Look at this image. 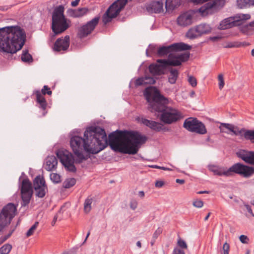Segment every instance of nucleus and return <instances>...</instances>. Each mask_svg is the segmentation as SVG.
I'll list each match as a JSON object with an SVG mask.
<instances>
[{
	"label": "nucleus",
	"mask_w": 254,
	"mask_h": 254,
	"mask_svg": "<svg viewBox=\"0 0 254 254\" xmlns=\"http://www.w3.org/2000/svg\"><path fill=\"white\" fill-rule=\"evenodd\" d=\"M143 94L148 103V110L157 114L162 122L165 124H171L183 118L182 114L179 111L167 106L168 99L161 95L156 87H147Z\"/></svg>",
	"instance_id": "nucleus-2"
},
{
	"label": "nucleus",
	"mask_w": 254,
	"mask_h": 254,
	"mask_svg": "<svg viewBox=\"0 0 254 254\" xmlns=\"http://www.w3.org/2000/svg\"><path fill=\"white\" fill-rule=\"evenodd\" d=\"M224 128L228 129L230 131L232 132L235 135H236L240 134L242 132V130H239L238 127H234V126L232 125L227 123H221L219 127L220 131L221 132H226V131L223 130Z\"/></svg>",
	"instance_id": "nucleus-22"
},
{
	"label": "nucleus",
	"mask_w": 254,
	"mask_h": 254,
	"mask_svg": "<svg viewBox=\"0 0 254 254\" xmlns=\"http://www.w3.org/2000/svg\"><path fill=\"white\" fill-rule=\"evenodd\" d=\"M157 62L160 64L159 65L161 66V68H163L164 70L167 66H169V56H168V58L167 60L158 59Z\"/></svg>",
	"instance_id": "nucleus-41"
},
{
	"label": "nucleus",
	"mask_w": 254,
	"mask_h": 254,
	"mask_svg": "<svg viewBox=\"0 0 254 254\" xmlns=\"http://www.w3.org/2000/svg\"><path fill=\"white\" fill-rule=\"evenodd\" d=\"M168 56H169V66H175L181 65L182 63L177 55L170 53Z\"/></svg>",
	"instance_id": "nucleus-33"
},
{
	"label": "nucleus",
	"mask_w": 254,
	"mask_h": 254,
	"mask_svg": "<svg viewBox=\"0 0 254 254\" xmlns=\"http://www.w3.org/2000/svg\"><path fill=\"white\" fill-rule=\"evenodd\" d=\"M100 17L97 16L79 27L77 29V37L82 39L91 34L97 26Z\"/></svg>",
	"instance_id": "nucleus-11"
},
{
	"label": "nucleus",
	"mask_w": 254,
	"mask_h": 254,
	"mask_svg": "<svg viewBox=\"0 0 254 254\" xmlns=\"http://www.w3.org/2000/svg\"><path fill=\"white\" fill-rule=\"evenodd\" d=\"M25 41V32L19 26L0 28V52L16 53L22 49Z\"/></svg>",
	"instance_id": "nucleus-3"
},
{
	"label": "nucleus",
	"mask_w": 254,
	"mask_h": 254,
	"mask_svg": "<svg viewBox=\"0 0 254 254\" xmlns=\"http://www.w3.org/2000/svg\"><path fill=\"white\" fill-rule=\"evenodd\" d=\"M69 46V36L66 35L64 39L62 38H58L54 45L53 49L57 52L61 51H66Z\"/></svg>",
	"instance_id": "nucleus-13"
},
{
	"label": "nucleus",
	"mask_w": 254,
	"mask_h": 254,
	"mask_svg": "<svg viewBox=\"0 0 254 254\" xmlns=\"http://www.w3.org/2000/svg\"><path fill=\"white\" fill-rule=\"evenodd\" d=\"M237 155L246 163L254 165V151L243 150L237 152Z\"/></svg>",
	"instance_id": "nucleus-15"
},
{
	"label": "nucleus",
	"mask_w": 254,
	"mask_h": 254,
	"mask_svg": "<svg viewBox=\"0 0 254 254\" xmlns=\"http://www.w3.org/2000/svg\"><path fill=\"white\" fill-rule=\"evenodd\" d=\"M244 138L254 143V130H247L244 134Z\"/></svg>",
	"instance_id": "nucleus-40"
},
{
	"label": "nucleus",
	"mask_w": 254,
	"mask_h": 254,
	"mask_svg": "<svg viewBox=\"0 0 254 254\" xmlns=\"http://www.w3.org/2000/svg\"><path fill=\"white\" fill-rule=\"evenodd\" d=\"M249 27H254V20L253 21L250 22L249 24L245 25L243 27V29H245L246 30H247L249 29Z\"/></svg>",
	"instance_id": "nucleus-59"
},
{
	"label": "nucleus",
	"mask_w": 254,
	"mask_h": 254,
	"mask_svg": "<svg viewBox=\"0 0 254 254\" xmlns=\"http://www.w3.org/2000/svg\"><path fill=\"white\" fill-rule=\"evenodd\" d=\"M67 14L69 16L72 17H77V12L76 11V9H68L67 10Z\"/></svg>",
	"instance_id": "nucleus-51"
},
{
	"label": "nucleus",
	"mask_w": 254,
	"mask_h": 254,
	"mask_svg": "<svg viewBox=\"0 0 254 254\" xmlns=\"http://www.w3.org/2000/svg\"><path fill=\"white\" fill-rule=\"evenodd\" d=\"M230 251V245L227 242L225 243L223 246V254H229Z\"/></svg>",
	"instance_id": "nucleus-52"
},
{
	"label": "nucleus",
	"mask_w": 254,
	"mask_h": 254,
	"mask_svg": "<svg viewBox=\"0 0 254 254\" xmlns=\"http://www.w3.org/2000/svg\"><path fill=\"white\" fill-rule=\"evenodd\" d=\"M162 229L160 227L158 228L153 234V239H156L158 237L159 235L162 233Z\"/></svg>",
	"instance_id": "nucleus-54"
},
{
	"label": "nucleus",
	"mask_w": 254,
	"mask_h": 254,
	"mask_svg": "<svg viewBox=\"0 0 254 254\" xmlns=\"http://www.w3.org/2000/svg\"><path fill=\"white\" fill-rule=\"evenodd\" d=\"M179 58V59L181 61V63L185 62L188 61L190 57V52H186L184 53H182L181 54L177 55Z\"/></svg>",
	"instance_id": "nucleus-42"
},
{
	"label": "nucleus",
	"mask_w": 254,
	"mask_h": 254,
	"mask_svg": "<svg viewBox=\"0 0 254 254\" xmlns=\"http://www.w3.org/2000/svg\"><path fill=\"white\" fill-rule=\"evenodd\" d=\"M100 17L97 16L79 27L77 29V37L82 39L91 34L97 26Z\"/></svg>",
	"instance_id": "nucleus-10"
},
{
	"label": "nucleus",
	"mask_w": 254,
	"mask_h": 254,
	"mask_svg": "<svg viewBox=\"0 0 254 254\" xmlns=\"http://www.w3.org/2000/svg\"><path fill=\"white\" fill-rule=\"evenodd\" d=\"M16 206L12 203H8L3 207L0 212V233L10 223L16 214Z\"/></svg>",
	"instance_id": "nucleus-6"
},
{
	"label": "nucleus",
	"mask_w": 254,
	"mask_h": 254,
	"mask_svg": "<svg viewBox=\"0 0 254 254\" xmlns=\"http://www.w3.org/2000/svg\"><path fill=\"white\" fill-rule=\"evenodd\" d=\"M35 190V193L36 197L39 198L44 197L48 191L47 186L36 187L33 188Z\"/></svg>",
	"instance_id": "nucleus-30"
},
{
	"label": "nucleus",
	"mask_w": 254,
	"mask_h": 254,
	"mask_svg": "<svg viewBox=\"0 0 254 254\" xmlns=\"http://www.w3.org/2000/svg\"><path fill=\"white\" fill-rule=\"evenodd\" d=\"M76 181L73 178L66 179L63 183V187L65 189H69L74 186Z\"/></svg>",
	"instance_id": "nucleus-36"
},
{
	"label": "nucleus",
	"mask_w": 254,
	"mask_h": 254,
	"mask_svg": "<svg viewBox=\"0 0 254 254\" xmlns=\"http://www.w3.org/2000/svg\"><path fill=\"white\" fill-rule=\"evenodd\" d=\"M67 205H68V203H65L61 207L60 209L54 217V219L52 222V226H54L55 224L58 219L59 220H61L63 219V217L61 215L66 210L67 208Z\"/></svg>",
	"instance_id": "nucleus-29"
},
{
	"label": "nucleus",
	"mask_w": 254,
	"mask_h": 254,
	"mask_svg": "<svg viewBox=\"0 0 254 254\" xmlns=\"http://www.w3.org/2000/svg\"><path fill=\"white\" fill-rule=\"evenodd\" d=\"M155 79L149 76H145L144 77H139L134 81L135 87H138L141 85L147 84H153L155 83Z\"/></svg>",
	"instance_id": "nucleus-19"
},
{
	"label": "nucleus",
	"mask_w": 254,
	"mask_h": 254,
	"mask_svg": "<svg viewBox=\"0 0 254 254\" xmlns=\"http://www.w3.org/2000/svg\"><path fill=\"white\" fill-rule=\"evenodd\" d=\"M173 254H185V253L183 250L178 248H175L173 252Z\"/></svg>",
	"instance_id": "nucleus-57"
},
{
	"label": "nucleus",
	"mask_w": 254,
	"mask_h": 254,
	"mask_svg": "<svg viewBox=\"0 0 254 254\" xmlns=\"http://www.w3.org/2000/svg\"><path fill=\"white\" fill-rule=\"evenodd\" d=\"M224 48H235V45H234V42L228 43L227 44L224 46Z\"/></svg>",
	"instance_id": "nucleus-63"
},
{
	"label": "nucleus",
	"mask_w": 254,
	"mask_h": 254,
	"mask_svg": "<svg viewBox=\"0 0 254 254\" xmlns=\"http://www.w3.org/2000/svg\"><path fill=\"white\" fill-rule=\"evenodd\" d=\"M192 22V16L191 14L186 12L181 14L177 18L178 25L185 27L190 25Z\"/></svg>",
	"instance_id": "nucleus-16"
},
{
	"label": "nucleus",
	"mask_w": 254,
	"mask_h": 254,
	"mask_svg": "<svg viewBox=\"0 0 254 254\" xmlns=\"http://www.w3.org/2000/svg\"><path fill=\"white\" fill-rule=\"evenodd\" d=\"M50 179L52 182L55 183H59L61 182V176L57 173H52L50 175Z\"/></svg>",
	"instance_id": "nucleus-46"
},
{
	"label": "nucleus",
	"mask_w": 254,
	"mask_h": 254,
	"mask_svg": "<svg viewBox=\"0 0 254 254\" xmlns=\"http://www.w3.org/2000/svg\"><path fill=\"white\" fill-rule=\"evenodd\" d=\"M172 46L173 52L183 51L191 49V46L183 42L174 43Z\"/></svg>",
	"instance_id": "nucleus-26"
},
{
	"label": "nucleus",
	"mask_w": 254,
	"mask_h": 254,
	"mask_svg": "<svg viewBox=\"0 0 254 254\" xmlns=\"http://www.w3.org/2000/svg\"><path fill=\"white\" fill-rule=\"evenodd\" d=\"M39 225L38 222H35V223L31 227V228L27 232L26 235L27 237H29L32 235Z\"/></svg>",
	"instance_id": "nucleus-45"
},
{
	"label": "nucleus",
	"mask_w": 254,
	"mask_h": 254,
	"mask_svg": "<svg viewBox=\"0 0 254 254\" xmlns=\"http://www.w3.org/2000/svg\"><path fill=\"white\" fill-rule=\"evenodd\" d=\"M93 201V199L90 196H88L85 200L84 203V210L86 213H89L91 209V204Z\"/></svg>",
	"instance_id": "nucleus-35"
},
{
	"label": "nucleus",
	"mask_w": 254,
	"mask_h": 254,
	"mask_svg": "<svg viewBox=\"0 0 254 254\" xmlns=\"http://www.w3.org/2000/svg\"><path fill=\"white\" fill-rule=\"evenodd\" d=\"M22 206H26L30 203L33 194V186L29 179L26 177L21 183L20 188Z\"/></svg>",
	"instance_id": "nucleus-8"
},
{
	"label": "nucleus",
	"mask_w": 254,
	"mask_h": 254,
	"mask_svg": "<svg viewBox=\"0 0 254 254\" xmlns=\"http://www.w3.org/2000/svg\"><path fill=\"white\" fill-rule=\"evenodd\" d=\"M76 254V249H72L68 251L65 252L63 253V254Z\"/></svg>",
	"instance_id": "nucleus-60"
},
{
	"label": "nucleus",
	"mask_w": 254,
	"mask_h": 254,
	"mask_svg": "<svg viewBox=\"0 0 254 254\" xmlns=\"http://www.w3.org/2000/svg\"><path fill=\"white\" fill-rule=\"evenodd\" d=\"M237 5L240 8H246L254 6V0H237Z\"/></svg>",
	"instance_id": "nucleus-31"
},
{
	"label": "nucleus",
	"mask_w": 254,
	"mask_h": 254,
	"mask_svg": "<svg viewBox=\"0 0 254 254\" xmlns=\"http://www.w3.org/2000/svg\"><path fill=\"white\" fill-rule=\"evenodd\" d=\"M181 0H166L165 8L168 12H172L181 5Z\"/></svg>",
	"instance_id": "nucleus-23"
},
{
	"label": "nucleus",
	"mask_w": 254,
	"mask_h": 254,
	"mask_svg": "<svg viewBox=\"0 0 254 254\" xmlns=\"http://www.w3.org/2000/svg\"><path fill=\"white\" fill-rule=\"evenodd\" d=\"M56 155L62 164L68 171L73 173L76 172V168L74 165L75 160L70 153L59 150L57 151Z\"/></svg>",
	"instance_id": "nucleus-9"
},
{
	"label": "nucleus",
	"mask_w": 254,
	"mask_h": 254,
	"mask_svg": "<svg viewBox=\"0 0 254 254\" xmlns=\"http://www.w3.org/2000/svg\"><path fill=\"white\" fill-rule=\"evenodd\" d=\"M149 50L151 54L154 53L156 50L155 46H152L151 45H149Z\"/></svg>",
	"instance_id": "nucleus-64"
},
{
	"label": "nucleus",
	"mask_w": 254,
	"mask_h": 254,
	"mask_svg": "<svg viewBox=\"0 0 254 254\" xmlns=\"http://www.w3.org/2000/svg\"><path fill=\"white\" fill-rule=\"evenodd\" d=\"M225 2V0H214L206 4L205 9L217 8L222 7Z\"/></svg>",
	"instance_id": "nucleus-28"
},
{
	"label": "nucleus",
	"mask_w": 254,
	"mask_h": 254,
	"mask_svg": "<svg viewBox=\"0 0 254 254\" xmlns=\"http://www.w3.org/2000/svg\"><path fill=\"white\" fill-rule=\"evenodd\" d=\"M100 17L97 16L79 27L77 29V37L82 39L91 34L97 26Z\"/></svg>",
	"instance_id": "nucleus-12"
},
{
	"label": "nucleus",
	"mask_w": 254,
	"mask_h": 254,
	"mask_svg": "<svg viewBox=\"0 0 254 254\" xmlns=\"http://www.w3.org/2000/svg\"><path fill=\"white\" fill-rule=\"evenodd\" d=\"M244 206L247 209L248 212L250 213L253 217H254V214L253 212L251 206L249 204H245Z\"/></svg>",
	"instance_id": "nucleus-61"
},
{
	"label": "nucleus",
	"mask_w": 254,
	"mask_h": 254,
	"mask_svg": "<svg viewBox=\"0 0 254 254\" xmlns=\"http://www.w3.org/2000/svg\"><path fill=\"white\" fill-rule=\"evenodd\" d=\"M34 94L36 95V101L39 104V107L42 110L45 111L47 106V103L45 98L42 95L39 90H36Z\"/></svg>",
	"instance_id": "nucleus-21"
},
{
	"label": "nucleus",
	"mask_w": 254,
	"mask_h": 254,
	"mask_svg": "<svg viewBox=\"0 0 254 254\" xmlns=\"http://www.w3.org/2000/svg\"><path fill=\"white\" fill-rule=\"evenodd\" d=\"M221 39V36H217L210 37V40L213 42L218 41Z\"/></svg>",
	"instance_id": "nucleus-62"
},
{
	"label": "nucleus",
	"mask_w": 254,
	"mask_h": 254,
	"mask_svg": "<svg viewBox=\"0 0 254 254\" xmlns=\"http://www.w3.org/2000/svg\"><path fill=\"white\" fill-rule=\"evenodd\" d=\"M193 205L197 208H201L203 205V202L201 200H196L193 201Z\"/></svg>",
	"instance_id": "nucleus-55"
},
{
	"label": "nucleus",
	"mask_w": 254,
	"mask_h": 254,
	"mask_svg": "<svg viewBox=\"0 0 254 254\" xmlns=\"http://www.w3.org/2000/svg\"><path fill=\"white\" fill-rule=\"evenodd\" d=\"M33 188L36 187H44L47 186L45 179L43 177H41L40 175L37 176L33 180Z\"/></svg>",
	"instance_id": "nucleus-34"
},
{
	"label": "nucleus",
	"mask_w": 254,
	"mask_h": 254,
	"mask_svg": "<svg viewBox=\"0 0 254 254\" xmlns=\"http://www.w3.org/2000/svg\"><path fill=\"white\" fill-rule=\"evenodd\" d=\"M177 245L182 249H187L188 248V246L186 242L181 238H179L178 240Z\"/></svg>",
	"instance_id": "nucleus-48"
},
{
	"label": "nucleus",
	"mask_w": 254,
	"mask_h": 254,
	"mask_svg": "<svg viewBox=\"0 0 254 254\" xmlns=\"http://www.w3.org/2000/svg\"><path fill=\"white\" fill-rule=\"evenodd\" d=\"M240 241L243 244H248L249 238L246 235H242L239 237Z\"/></svg>",
	"instance_id": "nucleus-53"
},
{
	"label": "nucleus",
	"mask_w": 254,
	"mask_h": 254,
	"mask_svg": "<svg viewBox=\"0 0 254 254\" xmlns=\"http://www.w3.org/2000/svg\"><path fill=\"white\" fill-rule=\"evenodd\" d=\"M14 230H11L8 234L0 238V245L4 243L7 239H8L12 235Z\"/></svg>",
	"instance_id": "nucleus-49"
},
{
	"label": "nucleus",
	"mask_w": 254,
	"mask_h": 254,
	"mask_svg": "<svg viewBox=\"0 0 254 254\" xmlns=\"http://www.w3.org/2000/svg\"><path fill=\"white\" fill-rule=\"evenodd\" d=\"M11 248L12 247L10 245L8 244H5L0 248V253L1 254H8L10 252Z\"/></svg>",
	"instance_id": "nucleus-43"
},
{
	"label": "nucleus",
	"mask_w": 254,
	"mask_h": 254,
	"mask_svg": "<svg viewBox=\"0 0 254 254\" xmlns=\"http://www.w3.org/2000/svg\"><path fill=\"white\" fill-rule=\"evenodd\" d=\"M183 127L191 132L204 134L207 132L205 125L196 118L190 117L184 121Z\"/></svg>",
	"instance_id": "nucleus-7"
},
{
	"label": "nucleus",
	"mask_w": 254,
	"mask_h": 254,
	"mask_svg": "<svg viewBox=\"0 0 254 254\" xmlns=\"http://www.w3.org/2000/svg\"><path fill=\"white\" fill-rule=\"evenodd\" d=\"M235 18L237 23H240V25H241L243 21L250 19L251 15L249 14H241Z\"/></svg>",
	"instance_id": "nucleus-39"
},
{
	"label": "nucleus",
	"mask_w": 254,
	"mask_h": 254,
	"mask_svg": "<svg viewBox=\"0 0 254 254\" xmlns=\"http://www.w3.org/2000/svg\"><path fill=\"white\" fill-rule=\"evenodd\" d=\"M172 44L168 46H162L158 49L157 51V56L159 57H163L173 52Z\"/></svg>",
	"instance_id": "nucleus-27"
},
{
	"label": "nucleus",
	"mask_w": 254,
	"mask_h": 254,
	"mask_svg": "<svg viewBox=\"0 0 254 254\" xmlns=\"http://www.w3.org/2000/svg\"><path fill=\"white\" fill-rule=\"evenodd\" d=\"M188 81L193 87H195L197 85L196 79L192 76H189Z\"/></svg>",
	"instance_id": "nucleus-50"
},
{
	"label": "nucleus",
	"mask_w": 254,
	"mask_h": 254,
	"mask_svg": "<svg viewBox=\"0 0 254 254\" xmlns=\"http://www.w3.org/2000/svg\"><path fill=\"white\" fill-rule=\"evenodd\" d=\"M84 136L85 138L78 135L70 138V147L77 157L75 160L76 164H80L89 157L83 155V150L95 154L109 144L115 152L134 155L147 140V137L138 131L118 129L109 135L108 141L105 129L98 126L87 127Z\"/></svg>",
	"instance_id": "nucleus-1"
},
{
	"label": "nucleus",
	"mask_w": 254,
	"mask_h": 254,
	"mask_svg": "<svg viewBox=\"0 0 254 254\" xmlns=\"http://www.w3.org/2000/svg\"><path fill=\"white\" fill-rule=\"evenodd\" d=\"M58 165V160L57 158L54 156H49L46 159V165L45 169L49 171L55 170Z\"/></svg>",
	"instance_id": "nucleus-20"
},
{
	"label": "nucleus",
	"mask_w": 254,
	"mask_h": 254,
	"mask_svg": "<svg viewBox=\"0 0 254 254\" xmlns=\"http://www.w3.org/2000/svg\"><path fill=\"white\" fill-rule=\"evenodd\" d=\"M196 31H197V35L201 36L203 34H207L211 31L210 26L205 23H201L195 26Z\"/></svg>",
	"instance_id": "nucleus-24"
},
{
	"label": "nucleus",
	"mask_w": 254,
	"mask_h": 254,
	"mask_svg": "<svg viewBox=\"0 0 254 254\" xmlns=\"http://www.w3.org/2000/svg\"><path fill=\"white\" fill-rule=\"evenodd\" d=\"M163 3L162 0L152 1L146 6V10L149 13H160L163 11Z\"/></svg>",
	"instance_id": "nucleus-14"
},
{
	"label": "nucleus",
	"mask_w": 254,
	"mask_h": 254,
	"mask_svg": "<svg viewBox=\"0 0 254 254\" xmlns=\"http://www.w3.org/2000/svg\"><path fill=\"white\" fill-rule=\"evenodd\" d=\"M186 36L190 39H195L200 36L197 35V31H196V27H194L193 28H190L187 32Z\"/></svg>",
	"instance_id": "nucleus-38"
},
{
	"label": "nucleus",
	"mask_w": 254,
	"mask_h": 254,
	"mask_svg": "<svg viewBox=\"0 0 254 254\" xmlns=\"http://www.w3.org/2000/svg\"><path fill=\"white\" fill-rule=\"evenodd\" d=\"M141 123L143 125L150 128L151 129L156 131L159 132L164 129L162 125L155 121L149 120L146 119H142Z\"/></svg>",
	"instance_id": "nucleus-18"
},
{
	"label": "nucleus",
	"mask_w": 254,
	"mask_h": 254,
	"mask_svg": "<svg viewBox=\"0 0 254 254\" xmlns=\"http://www.w3.org/2000/svg\"><path fill=\"white\" fill-rule=\"evenodd\" d=\"M15 4H11L9 5H4V6H0V11H5L8 9H10L11 7L13 6Z\"/></svg>",
	"instance_id": "nucleus-56"
},
{
	"label": "nucleus",
	"mask_w": 254,
	"mask_h": 254,
	"mask_svg": "<svg viewBox=\"0 0 254 254\" xmlns=\"http://www.w3.org/2000/svg\"><path fill=\"white\" fill-rule=\"evenodd\" d=\"M240 25V23H237V21H236L234 17H230L221 21L218 26V28L220 30H225Z\"/></svg>",
	"instance_id": "nucleus-17"
},
{
	"label": "nucleus",
	"mask_w": 254,
	"mask_h": 254,
	"mask_svg": "<svg viewBox=\"0 0 254 254\" xmlns=\"http://www.w3.org/2000/svg\"><path fill=\"white\" fill-rule=\"evenodd\" d=\"M169 71L170 74L168 77V81L172 84H175L178 77L179 71L177 69L173 68H171Z\"/></svg>",
	"instance_id": "nucleus-32"
},
{
	"label": "nucleus",
	"mask_w": 254,
	"mask_h": 254,
	"mask_svg": "<svg viewBox=\"0 0 254 254\" xmlns=\"http://www.w3.org/2000/svg\"><path fill=\"white\" fill-rule=\"evenodd\" d=\"M40 92L43 96H44L46 94L51 95L52 94V91L51 90L50 88H49L47 85H44Z\"/></svg>",
	"instance_id": "nucleus-47"
},
{
	"label": "nucleus",
	"mask_w": 254,
	"mask_h": 254,
	"mask_svg": "<svg viewBox=\"0 0 254 254\" xmlns=\"http://www.w3.org/2000/svg\"><path fill=\"white\" fill-rule=\"evenodd\" d=\"M76 11L77 12L76 15L77 16V17H80L86 14L88 12L89 10L86 7H82L78 8V9H76Z\"/></svg>",
	"instance_id": "nucleus-44"
},
{
	"label": "nucleus",
	"mask_w": 254,
	"mask_h": 254,
	"mask_svg": "<svg viewBox=\"0 0 254 254\" xmlns=\"http://www.w3.org/2000/svg\"><path fill=\"white\" fill-rule=\"evenodd\" d=\"M64 9V6L60 5L55 7L53 12L51 28L54 32L53 36L63 33L70 26L71 21L65 18Z\"/></svg>",
	"instance_id": "nucleus-5"
},
{
	"label": "nucleus",
	"mask_w": 254,
	"mask_h": 254,
	"mask_svg": "<svg viewBox=\"0 0 254 254\" xmlns=\"http://www.w3.org/2000/svg\"><path fill=\"white\" fill-rule=\"evenodd\" d=\"M21 60L24 62H32L33 58L32 56L28 53V50H23L21 55Z\"/></svg>",
	"instance_id": "nucleus-37"
},
{
	"label": "nucleus",
	"mask_w": 254,
	"mask_h": 254,
	"mask_svg": "<svg viewBox=\"0 0 254 254\" xmlns=\"http://www.w3.org/2000/svg\"><path fill=\"white\" fill-rule=\"evenodd\" d=\"M209 170L215 175L219 176H232L233 173L239 174L245 178H249L254 174V167L237 163L232 165L228 169L224 167L211 165Z\"/></svg>",
	"instance_id": "nucleus-4"
},
{
	"label": "nucleus",
	"mask_w": 254,
	"mask_h": 254,
	"mask_svg": "<svg viewBox=\"0 0 254 254\" xmlns=\"http://www.w3.org/2000/svg\"><path fill=\"white\" fill-rule=\"evenodd\" d=\"M148 69L150 73L153 75H161L164 74L163 68L157 64H151L149 65Z\"/></svg>",
	"instance_id": "nucleus-25"
},
{
	"label": "nucleus",
	"mask_w": 254,
	"mask_h": 254,
	"mask_svg": "<svg viewBox=\"0 0 254 254\" xmlns=\"http://www.w3.org/2000/svg\"><path fill=\"white\" fill-rule=\"evenodd\" d=\"M164 185V182L162 181H157L155 182V186L156 188H160Z\"/></svg>",
	"instance_id": "nucleus-58"
}]
</instances>
